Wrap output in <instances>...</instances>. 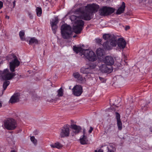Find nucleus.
I'll return each mask as SVG.
<instances>
[{"instance_id": "obj_1", "label": "nucleus", "mask_w": 152, "mask_h": 152, "mask_svg": "<svg viewBox=\"0 0 152 152\" xmlns=\"http://www.w3.org/2000/svg\"><path fill=\"white\" fill-rule=\"evenodd\" d=\"M14 59L10 63V71L12 72H10L9 70L7 69H4L3 71H0V80H5L3 84V88L4 90H5L7 87L9 85L10 82L7 80L12 79L16 75L15 73H13L15 71L16 67H18L20 64V61L16 56H13Z\"/></svg>"}, {"instance_id": "obj_50", "label": "nucleus", "mask_w": 152, "mask_h": 152, "mask_svg": "<svg viewBox=\"0 0 152 152\" xmlns=\"http://www.w3.org/2000/svg\"><path fill=\"white\" fill-rule=\"evenodd\" d=\"M94 152H97V150H95L94 151Z\"/></svg>"}, {"instance_id": "obj_41", "label": "nucleus", "mask_w": 152, "mask_h": 152, "mask_svg": "<svg viewBox=\"0 0 152 152\" xmlns=\"http://www.w3.org/2000/svg\"><path fill=\"white\" fill-rule=\"evenodd\" d=\"M103 150L100 149L98 151H97V152H103Z\"/></svg>"}, {"instance_id": "obj_28", "label": "nucleus", "mask_w": 152, "mask_h": 152, "mask_svg": "<svg viewBox=\"0 0 152 152\" xmlns=\"http://www.w3.org/2000/svg\"><path fill=\"white\" fill-rule=\"evenodd\" d=\"M78 81L80 83H83L85 82L86 79L85 77H83L81 75H80L79 77L77 79Z\"/></svg>"}, {"instance_id": "obj_30", "label": "nucleus", "mask_w": 152, "mask_h": 152, "mask_svg": "<svg viewBox=\"0 0 152 152\" xmlns=\"http://www.w3.org/2000/svg\"><path fill=\"white\" fill-rule=\"evenodd\" d=\"M80 75V74L78 72H75L73 74V77L77 79L79 77Z\"/></svg>"}, {"instance_id": "obj_46", "label": "nucleus", "mask_w": 152, "mask_h": 152, "mask_svg": "<svg viewBox=\"0 0 152 152\" xmlns=\"http://www.w3.org/2000/svg\"><path fill=\"white\" fill-rule=\"evenodd\" d=\"M11 152H16L15 150H12L11 151Z\"/></svg>"}, {"instance_id": "obj_39", "label": "nucleus", "mask_w": 152, "mask_h": 152, "mask_svg": "<svg viewBox=\"0 0 152 152\" xmlns=\"http://www.w3.org/2000/svg\"><path fill=\"white\" fill-rule=\"evenodd\" d=\"M3 2L0 1V9L2 8L3 6Z\"/></svg>"}, {"instance_id": "obj_3", "label": "nucleus", "mask_w": 152, "mask_h": 152, "mask_svg": "<svg viewBox=\"0 0 152 152\" xmlns=\"http://www.w3.org/2000/svg\"><path fill=\"white\" fill-rule=\"evenodd\" d=\"M105 40H107L105 42V49L111 50L117 46L118 39L113 34H105Z\"/></svg>"}, {"instance_id": "obj_51", "label": "nucleus", "mask_w": 152, "mask_h": 152, "mask_svg": "<svg viewBox=\"0 0 152 152\" xmlns=\"http://www.w3.org/2000/svg\"><path fill=\"white\" fill-rule=\"evenodd\" d=\"M76 37V35H75L73 36V37Z\"/></svg>"}, {"instance_id": "obj_33", "label": "nucleus", "mask_w": 152, "mask_h": 152, "mask_svg": "<svg viewBox=\"0 0 152 152\" xmlns=\"http://www.w3.org/2000/svg\"><path fill=\"white\" fill-rule=\"evenodd\" d=\"M99 13L101 15L104 16V6H103L102 9L99 10Z\"/></svg>"}, {"instance_id": "obj_7", "label": "nucleus", "mask_w": 152, "mask_h": 152, "mask_svg": "<svg viewBox=\"0 0 152 152\" xmlns=\"http://www.w3.org/2000/svg\"><path fill=\"white\" fill-rule=\"evenodd\" d=\"M77 25L74 27V31L76 34H80L83 28L84 22L82 20H79L77 21Z\"/></svg>"}, {"instance_id": "obj_42", "label": "nucleus", "mask_w": 152, "mask_h": 152, "mask_svg": "<svg viewBox=\"0 0 152 152\" xmlns=\"http://www.w3.org/2000/svg\"><path fill=\"white\" fill-rule=\"evenodd\" d=\"M79 5V4H76L75 5V6H74V7L75 8H77V7H78V6Z\"/></svg>"}, {"instance_id": "obj_36", "label": "nucleus", "mask_w": 152, "mask_h": 152, "mask_svg": "<svg viewBox=\"0 0 152 152\" xmlns=\"http://www.w3.org/2000/svg\"><path fill=\"white\" fill-rule=\"evenodd\" d=\"M148 104L146 103L145 104V105L144 104H142L141 108L142 110H145L147 108V105Z\"/></svg>"}, {"instance_id": "obj_44", "label": "nucleus", "mask_w": 152, "mask_h": 152, "mask_svg": "<svg viewBox=\"0 0 152 152\" xmlns=\"http://www.w3.org/2000/svg\"><path fill=\"white\" fill-rule=\"evenodd\" d=\"M2 106V103H1L0 101V108H1Z\"/></svg>"}, {"instance_id": "obj_21", "label": "nucleus", "mask_w": 152, "mask_h": 152, "mask_svg": "<svg viewBox=\"0 0 152 152\" xmlns=\"http://www.w3.org/2000/svg\"><path fill=\"white\" fill-rule=\"evenodd\" d=\"M108 151L107 152H115V145L113 144H110L107 147Z\"/></svg>"}, {"instance_id": "obj_47", "label": "nucleus", "mask_w": 152, "mask_h": 152, "mask_svg": "<svg viewBox=\"0 0 152 152\" xmlns=\"http://www.w3.org/2000/svg\"><path fill=\"white\" fill-rule=\"evenodd\" d=\"M103 38L104 39V34H103Z\"/></svg>"}, {"instance_id": "obj_38", "label": "nucleus", "mask_w": 152, "mask_h": 152, "mask_svg": "<svg viewBox=\"0 0 152 152\" xmlns=\"http://www.w3.org/2000/svg\"><path fill=\"white\" fill-rule=\"evenodd\" d=\"M93 129V128L91 127H90V129L88 131V133L89 134H90L91 133Z\"/></svg>"}, {"instance_id": "obj_5", "label": "nucleus", "mask_w": 152, "mask_h": 152, "mask_svg": "<svg viewBox=\"0 0 152 152\" xmlns=\"http://www.w3.org/2000/svg\"><path fill=\"white\" fill-rule=\"evenodd\" d=\"M4 125L6 129L12 130L15 129L17 127V123L15 119L9 118L4 121Z\"/></svg>"}, {"instance_id": "obj_26", "label": "nucleus", "mask_w": 152, "mask_h": 152, "mask_svg": "<svg viewBox=\"0 0 152 152\" xmlns=\"http://www.w3.org/2000/svg\"><path fill=\"white\" fill-rule=\"evenodd\" d=\"M37 15L39 17L41 16L42 13V10L41 7H37L36 9Z\"/></svg>"}, {"instance_id": "obj_45", "label": "nucleus", "mask_w": 152, "mask_h": 152, "mask_svg": "<svg viewBox=\"0 0 152 152\" xmlns=\"http://www.w3.org/2000/svg\"><path fill=\"white\" fill-rule=\"evenodd\" d=\"M6 18H7L9 19V17L8 16H6Z\"/></svg>"}, {"instance_id": "obj_23", "label": "nucleus", "mask_w": 152, "mask_h": 152, "mask_svg": "<svg viewBox=\"0 0 152 152\" xmlns=\"http://www.w3.org/2000/svg\"><path fill=\"white\" fill-rule=\"evenodd\" d=\"M95 42L99 45L100 46H102L103 48L104 47V42L102 44V40L99 38H96L95 39Z\"/></svg>"}, {"instance_id": "obj_40", "label": "nucleus", "mask_w": 152, "mask_h": 152, "mask_svg": "<svg viewBox=\"0 0 152 152\" xmlns=\"http://www.w3.org/2000/svg\"><path fill=\"white\" fill-rule=\"evenodd\" d=\"M129 28H130V27L129 26H126L125 29V30L126 31V30H128V29H129Z\"/></svg>"}, {"instance_id": "obj_13", "label": "nucleus", "mask_w": 152, "mask_h": 152, "mask_svg": "<svg viewBox=\"0 0 152 152\" xmlns=\"http://www.w3.org/2000/svg\"><path fill=\"white\" fill-rule=\"evenodd\" d=\"M114 63L113 58L110 56H107L105 57V65L112 66Z\"/></svg>"}, {"instance_id": "obj_22", "label": "nucleus", "mask_w": 152, "mask_h": 152, "mask_svg": "<svg viewBox=\"0 0 152 152\" xmlns=\"http://www.w3.org/2000/svg\"><path fill=\"white\" fill-rule=\"evenodd\" d=\"M29 42V44L30 45H32L33 43L37 44L38 42L37 39L34 37L31 38Z\"/></svg>"}, {"instance_id": "obj_53", "label": "nucleus", "mask_w": 152, "mask_h": 152, "mask_svg": "<svg viewBox=\"0 0 152 152\" xmlns=\"http://www.w3.org/2000/svg\"><path fill=\"white\" fill-rule=\"evenodd\" d=\"M22 131V130H21V129H20V132H21V131Z\"/></svg>"}, {"instance_id": "obj_17", "label": "nucleus", "mask_w": 152, "mask_h": 152, "mask_svg": "<svg viewBox=\"0 0 152 152\" xmlns=\"http://www.w3.org/2000/svg\"><path fill=\"white\" fill-rule=\"evenodd\" d=\"M80 72L84 74H88L91 73L92 70L91 68H85L83 67L80 69Z\"/></svg>"}, {"instance_id": "obj_14", "label": "nucleus", "mask_w": 152, "mask_h": 152, "mask_svg": "<svg viewBox=\"0 0 152 152\" xmlns=\"http://www.w3.org/2000/svg\"><path fill=\"white\" fill-rule=\"evenodd\" d=\"M125 4L123 2L121 5L118 9L116 12V14L117 15H120L124 12L125 8Z\"/></svg>"}, {"instance_id": "obj_16", "label": "nucleus", "mask_w": 152, "mask_h": 152, "mask_svg": "<svg viewBox=\"0 0 152 152\" xmlns=\"http://www.w3.org/2000/svg\"><path fill=\"white\" fill-rule=\"evenodd\" d=\"M71 128L73 130V132L75 134L79 133L81 130V128L80 126L76 125L73 124L71 125Z\"/></svg>"}, {"instance_id": "obj_9", "label": "nucleus", "mask_w": 152, "mask_h": 152, "mask_svg": "<svg viewBox=\"0 0 152 152\" xmlns=\"http://www.w3.org/2000/svg\"><path fill=\"white\" fill-rule=\"evenodd\" d=\"M20 93L19 92H15L11 96L9 102L12 103L14 104L19 101L20 98Z\"/></svg>"}, {"instance_id": "obj_4", "label": "nucleus", "mask_w": 152, "mask_h": 152, "mask_svg": "<svg viewBox=\"0 0 152 152\" xmlns=\"http://www.w3.org/2000/svg\"><path fill=\"white\" fill-rule=\"evenodd\" d=\"M61 34L62 37L64 39L70 38L72 32V28L69 25L64 24L61 26Z\"/></svg>"}, {"instance_id": "obj_24", "label": "nucleus", "mask_w": 152, "mask_h": 152, "mask_svg": "<svg viewBox=\"0 0 152 152\" xmlns=\"http://www.w3.org/2000/svg\"><path fill=\"white\" fill-rule=\"evenodd\" d=\"M51 146L53 148H56L58 149H60L62 147V145L60 143L57 142L55 143L54 144L51 145Z\"/></svg>"}, {"instance_id": "obj_52", "label": "nucleus", "mask_w": 152, "mask_h": 152, "mask_svg": "<svg viewBox=\"0 0 152 152\" xmlns=\"http://www.w3.org/2000/svg\"><path fill=\"white\" fill-rule=\"evenodd\" d=\"M101 78H101V77H99V79H100V80H101Z\"/></svg>"}, {"instance_id": "obj_31", "label": "nucleus", "mask_w": 152, "mask_h": 152, "mask_svg": "<svg viewBox=\"0 0 152 152\" xmlns=\"http://www.w3.org/2000/svg\"><path fill=\"white\" fill-rule=\"evenodd\" d=\"M30 139L31 141L34 144V145H36L37 143V140H36L34 137V136H32L31 137Z\"/></svg>"}, {"instance_id": "obj_8", "label": "nucleus", "mask_w": 152, "mask_h": 152, "mask_svg": "<svg viewBox=\"0 0 152 152\" xmlns=\"http://www.w3.org/2000/svg\"><path fill=\"white\" fill-rule=\"evenodd\" d=\"M72 91L73 94L77 96H80L83 92L82 87L80 85H78L74 86Z\"/></svg>"}, {"instance_id": "obj_25", "label": "nucleus", "mask_w": 152, "mask_h": 152, "mask_svg": "<svg viewBox=\"0 0 152 152\" xmlns=\"http://www.w3.org/2000/svg\"><path fill=\"white\" fill-rule=\"evenodd\" d=\"M57 96L58 97L62 96L64 94V90L61 87L57 91Z\"/></svg>"}, {"instance_id": "obj_19", "label": "nucleus", "mask_w": 152, "mask_h": 152, "mask_svg": "<svg viewBox=\"0 0 152 152\" xmlns=\"http://www.w3.org/2000/svg\"><path fill=\"white\" fill-rule=\"evenodd\" d=\"M73 51L77 54L79 53H83L84 50L81 47H77L75 46H74L73 47Z\"/></svg>"}, {"instance_id": "obj_27", "label": "nucleus", "mask_w": 152, "mask_h": 152, "mask_svg": "<svg viewBox=\"0 0 152 152\" xmlns=\"http://www.w3.org/2000/svg\"><path fill=\"white\" fill-rule=\"evenodd\" d=\"M25 35V32L23 31H20L19 33V36L20 39L22 41H24L25 40V38L24 37Z\"/></svg>"}, {"instance_id": "obj_20", "label": "nucleus", "mask_w": 152, "mask_h": 152, "mask_svg": "<svg viewBox=\"0 0 152 152\" xmlns=\"http://www.w3.org/2000/svg\"><path fill=\"white\" fill-rule=\"evenodd\" d=\"M113 69L112 66L105 65V73L109 74L111 73L113 71Z\"/></svg>"}, {"instance_id": "obj_12", "label": "nucleus", "mask_w": 152, "mask_h": 152, "mask_svg": "<svg viewBox=\"0 0 152 152\" xmlns=\"http://www.w3.org/2000/svg\"><path fill=\"white\" fill-rule=\"evenodd\" d=\"M85 130L83 131V135L80 137V141L81 145H86L88 143V139L87 136L85 135Z\"/></svg>"}, {"instance_id": "obj_29", "label": "nucleus", "mask_w": 152, "mask_h": 152, "mask_svg": "<svg viewBox=\"0 0 152 152\" xmlns=\"http://www.w3.org/2000/svg\"><path fill=\"white\" fill-rule=\"evenodd\" d=\"M117 124L118 129L121 130L122 129V124L121 121H117Z\"/></svg>"}, {"instance_id": "obj_48", "label": "nucleus", "mask_w": 152, "mask_h": 152, "mask_svg": "<svg viewBox=\"0 0 152 152\" xmlns=\"http://www.w3.org/2000/svg\"><path fill=\"white\" fill-rule=\"evenodd\" d=\"M95 67V66L94 65L92 67V68H94Z\"/></svg>"}, {"instance_id": "obj_43", "label": "nucleus", "mask_w": 152, "mask_h": 152, "mask_svg": "<svg viewBox=\"0 0 152 152\" xmlns=\"http://www.w3.org/2000/svg\"><path fill=\"white\" fill-rule=\"evenodd\" d=\"M15 1H14L13 2V5H14V6H15Z\"/></svg>"}, {"instance_id": "obj_49", "label": "nucleus", "mask_w": 152, "mask_h": 152, "mask_svg": "<svg viewBox=\"0 0 152 152\" xmlns=\"http://www.w3.org/2000/svg\"><path fill=\"white\" fill-rule=\"evenodd\" d=\"M150 131L151 132H152V128H150Z\"/></svg>"}, {"instance_id": "obj_32", "label": "nucleus", "mask_w": 152, "mask_h": 152, "mask_svg": "<svg viewBox=\"0 0 152 152\" xmlns=\"http://www.w3.org/2000/svg\"><path fill=\"white\" fill-rule=\"evenodd\" d=\"M58 20L57 19H55L54 20H53L51 23V26H56L58 23Z\"/></svg>"}, {"instance_id": "obj_15", "label": "nucleus", "mask_w": 152, "mask_h": 152, "mask_svg": "<svg viewBox=\"0 0 152 152\" xmlns=\"http://www.w3.org/2000/svg\"><path fill=\"white\" fill-rule=\"evenodd\" d=\"M105 16L107 15H109L113 13L115 11V9L111 7H107L105 6Z\"/></svg>"}, {"instance_id": "obj_11", "label": "nucleus", "mask_w": 152, "mask_h": 152, "mask_svg": "<svg viewBox=\"0 0 152 152\" xmlns=\"http://www.w3.org/2000/svg\"><path fill=\"white\" fill-rule=\"evenodd\" d=\"M117 45L120 49H123L126 46V43L123 38H120L118 39Z\"/></svg>"}, {"instance_id": "obj_37", "label": "nucleus", "mask_w": 152, "mask_h": 152, "mask_svg": "<svg viewBox=\"0 0 152 152\" xmlns=\"http://www.w3.org/2000/svg\"><path fill=\"white\" fill-rule=\"evenodd\" d=\"M28 15L30 19H31L33 18V16L31 12H28Z\"/></svg>"}, {"instance_id": "obj_2", "label": "nucleus", "mask_w": 152, "mask_h": 152, "mask_svg": "<svg viewBox=\"0 0 152 152\" xmlns=\"http://www.w3.org/2000/svg\"><path fill=\"white\" fill-rule=\"evenodd\" d=\"M99 8V5L94 3L88 4L77 8L74 11L75 14L80 15V18L85 20H89L91 16L97 12Z\"/></svg>"}, {"instance_id": "obj_6", "label": "nucleus", "mask_w": 152, "mask_h": 152, "mask_svg": "<svg viewBox=\"0 0 152 152\" xmlns=\"http://www.w3.org/2000/svg\"><path fill=\"white\" fill-rule=\"evenodd\" d=\"M83 55L86 58L90 61H94L97 60L96 55L92 50H84Z\"/></svg>"}, {"instance_id": "obj_18", "label": "nucleus", "mask_w": 152, "mask_h": 152, "mask_svg": "<svg viewBox=\"0 0 152 152\" xmlns=\"http://www.w3.org/2000/svg\"><path fill=\"white\" fill-rule=\"evenodd\" d=\"M96 52L97 56L98 57H102L104 56V48H99L96 50Z\"/></svg>"}, {"instance_id": "obj_34", "label": "nucleus", "mask_w": 152, "mask_h": 152, "mask_svg": "<svg viewBox=\"0 0 152 152\" xmlns=\"http://www.w3.org/2000/svg\"><path fill=\"white\" fill-rule=\"evenodd\" d=\"M115 116L117 121H121L120 120V115L118 112L115 113Z\"/></svg>"}, {"instance_id": "obj_10", "label": "nucleus", "mask_w": 152, "mask_h": 152, "mask_svg": "<svg viewBox=\"0 0 152 152\" xmlns=\"http://www.w3.org/2000/svg\"><path fill=\"white\" fill-rule=\"evenodd\" d=\"M69 134V128L67 126H64L62 128L60 132V136L61 137L68 136Z\"/></svg>"}, {"instance_id": "obj_35", "label": "nucleus", "mask_w": 152, "mask_h": 152, "mask_svg": "<svg viewBox=\"0 0 152 152\" xmlns=\"http://www.w3.org/2000/svg\"><path fill=\"white\" fill-rule=\"evenodd\" d=\"M51 27L53 33L55 34L56 33V30L57 28L56 26H51Z\"/></svg>"}]
</instances>
